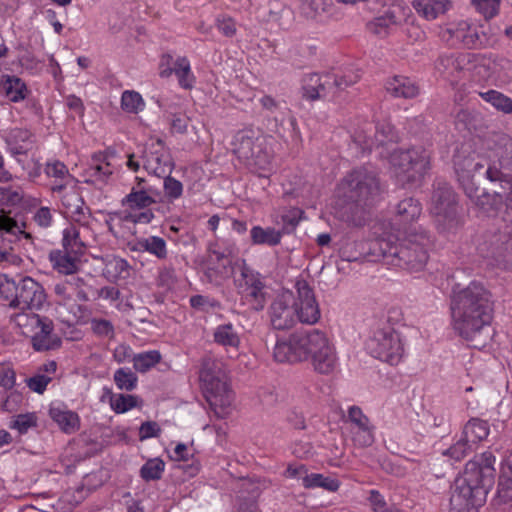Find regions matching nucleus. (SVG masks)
<instances>
[{
  "mask_svg": "<svg viewBox=\"0 0 512 512\" xmlns=\"http://www.w3.org/2000/svg\"><path fill=\"white\" fill-rule=\"evenodd\" d=\"M490 291L480 282L472 281L465 288L453 291L451 311L453 326L469 346L483 348L490 339L493 301Z\"/></svg>",
  "mask_w": 512,
  "mask_h": 512,
  "instance_id": "obj_1",
  "label": "nucleus"
},
{
  "mask_svg": "<svg viewBox=\"0 0 512 512\" xmlns=\"http://www.w3.org/2000/svg\"><path fill=\"white\" fill-rule=\"evenodd\" d=\"M432 244V238L425 230L410 231L401 239L388 234L371 242L370 253L387 264L409 272H420L429 260Z\"/></svg>",
  "mask_w": 512,
  "mask_h": 512,
  "instance_id": "obj_2",
  "label": "nucleus"
},
{
  "mask_svg": "<svg viewBox=\"0 0 512 512\" xmlns=\"http://www.w3.org/2000/svg\"><path fill=\"white\" fill-rule=\"evenodd\" d=\"M274 358L281 363L312 360L315 371L331 373L336 366V354L326 335L317 329L291 334L288 340L277 341Z\"/></svg>",
  "mask_w": 512,
  "mask_h": 512,
  "instance_id": "obj_3",
  "label": "nucleus"
},
{
  "mask_svg": "<svg viewBox=\"0 0 512 512\" xmlns=\"http://www.w3.org/2000/svg\"><path fill=\"white\" fill-rule=\"evenodd\" d=\"M495 461L493 453L487 451L466 463L464 474L456 479L450 498L453 510L469 512L485 503L495 482Z\"/></svg>",
  "mask_w": 512,
  "mask_h": 512,
  "instance_id": "obj_4",
  "label": "nucleus"
},
{
  "mask_svg": "<svg viewBox=\"0 0 512 512\" xmlns=\"http://www.w3.org/2000/svg\"><path fill=\"white\" fill-rule=\"evenodd\" d=\"M454 170L457 181L463 189L465 195L483 212L495 213L504 204L512 208V189L500 186L499 190L492 193L486 190H480L477 179L485 176L484 160L477 156H464L457 154L454 156Z\"/></svg>",
  "mask_w": 512,
  "mask_h": 512,
  "instance_id": "obj_5",
  "label": "nucleus"
},
{
  "mask_svg": "<svg viewBox=\"0 0 512 512\" xmlns=\"http://www.w3.org/2000/svg\"><path fill=\"white\" fill-rule=\"evenodd\" d=\"M337 193L351 213L347 220L360 225L364 209L373 205L381 193L380 179L374 170L359 167L341 180Z\"/></svg>",
  "mask_w": 512,
  "mask_h": 512,
  "instance_id": "obj_6",
  "label": "nucleus"
},
{
  "mask_svg": "<svg viewBox=\"0 0 512 512\" xmlns=\"http://www.w3.org/2000/svg\"><path fill=\"white\" fill-rule=\"evenodd\" d=\"M199 378L203 394L211 409L218 418H224L229 413L234 393L226 381L220 364L210 358L203 359Z\"/></svg>",
  "mask_w": 512,
  "mask_h": 512,
  "instance_id": "obj_7",
  "label": "nucleus"
},
{
  "mask_svg": "<svg viewBox=\"0 0 512 512\" xmlns=\"http://www.w3.org/2000/svg\"><path fill=\"white\" fill-rule=\"evenodd\" d=\"M389 162L402 185L419 184L431 168V152L422 146L398 149L390 154Z\"/></svg>",
  "mask_w": 512,
  "mask_h": 512,
  "instance_id": "obj_8",
  "label": "nucleus"
},
{
  "mask_svg": "<svg viewBox=\"0 0 512 512\" xmlns=\"http://www.w3.org/2000/svg\"><path fill=\"white\" fill-rule=\"evenodd\" d=\"M0 295L9 300V306L21 310H39L47 300L44 287L29 276L21 277L18 281L5 278L0 283Z\"/></svg>",
  "mask_w": 512,
  "mask_h": 512,
  "instance_id": "obj_9",
  "label": "nucleus"
},
{
  "mask_svg": "<svg viewBox=\"0 0 512 512\" xmlns=\"http://www.w3.org/2000/svg\"><path fill=\"white\" fill-rule=\"evenodd\" d=\"M430 210L440 232L454 231L462 224L457 194L445 181L434 183Z\"/></svg>",
  "mask_w": 512,
  "mask_h": 512,
  "instance_id": "obj_10",
  "label": "nucleus"
},
{
  "mask_svg": "<svg viewBox=\"0 0 512 512\" xmlns=\"http://www.w3.org/2000/svg\"><path fill=\"white\" fill-rule=\"evenodd\" d=\"M233 152L240 162L250 171L259 173L268 170L271 155L267 150L266 140L252 130H241L233 141Z\"/></svg>",
  "mask_w": 512,
  "mask_h": 512,
  "instance_id": "obj_11",
  "label": "nucleus"
},
{
  "mask_svg": "<svg viewBox=\"0 0 512 512\" xmlns=\"http://www.w3.org/2000/svg\"><path fill=\"white\" fill-rule=\"evenodd\" d=\"M366 349L376 359L397 365L403 355L399 334L392 328L378 329L366 343Z\"/></svg>",
  "mask_w": 512,
  "mask_h": 512,
  "instance_id": "obj_12",
  "label": "nucleus"
},
{
  "mask_svg": "<svg viewBox=\"0 0 512 512\" xmlns=\"http://www.w3.org/2000/svg\"><path fill=\"white\" fill-rule=\"evenodd\" d=\"M500 226L487 241V257L503 269H512V213L506 211Z\"/></svg>",
  "mask_w": 512,
  "mask_h": 512,
  "instance_id": "obj_13",
  "label": "nucleus"
},
{
  "mask_svg": "<svg viewBox=\"0 0 512 512\" xmlns=\"http://www.w3.org/2000/svg\"><path fill=\"white\" fill-rule=\"evenodd\" d=\"M447 41L463 44L468 49H482L493 44L492 37L484 25L460 21L443 31Z\"/></svg>",
  "mask_w": 512,
  "mask_h": 512,
  "instance_id": "obj_14",
  "label": "nucleus"
},
{
  "mask_svg": "<svg viewBox=\"0 0 512 512\" xmlns=\"http://www.w3.org/2000/svg\"><path fill=\"white\" fill-rule=\"evenodd\" d=\"M501 151L498 152V163L484 159L485 178L491 183H499L505 189H512V138L503 135L499 138Z\"/></svg>",
  "mask_w": 512,
  "mask_h": 512,
  "instance_id": "obj_15",
  "label": "nucleus"
},
{
  "mask_svg": "<svg viewBox=\"0 0 512 512\" xmlns=\"http://www.w3.org/2000/svg\"><path fill=\"white\" fill-rule=\"evenodd\" d=\"M142 159L145 170L157 177H163L174 168L173 159L161 139L146 144Z\"/></svg>",
  "mask_w": 512,
  "mask_h": 512,
  "instance_id": "obj_16",
  "label": "nucleus"
},
{
  "mask_svg": "<svg viewBox=\"0 0 512 512\" xmlns=\"http://www.w3.org/2000/svg\"><path fill=\"white\" fill-rule=\"evenodd\" d=\"M297 299H293L297 321L305 324H315L320 319L319 305L312 288L305 280L296 282Z\"/></svg>",
  "mask_w": 512,
  "mask_h": 512,
  "instance_id": "obj_17",
  "label": "nucleus"
},
{
  "mask_svg": "<svg viewBox=\"0 0 512 512\" xmlns=\"http://www.w3.org/2000/svg\"><path fill=\"white\" fill-rule=\"evenodd\" d=\"M269 317L275 330H288L296 324V310L291 292L282 293L274 299L269 307Z\"/></svg>",
  "mask_w": 512,
  "mask_h": 512,
  "instance_id": "obj_18",
  "label": "nucleus"
},
{
  "mask_svg": "<svg viewBox=\"0 0 512 512\" xmlns=\"http://www.w3.org/2000/svg\"><path fill=\"white\" fill-rule=\"evenodd\" d=\"M26 321L31 327L38 329L31 339L32 346L36 351L51 350L59 345L60 339L54 340L52 337L54 325L51 319L32 313L26 316Z\"/></svg>",
  "mask_w": 512,
  "mask_h": 512,
  "instance_id": "obj_19",
  "label": "nucleus"
},
{
  "mask_svg": "<svg viewBox=\"0 0 512 512\" xmlns=\"http://www.w3.org/2000/svg\"><path fill=\"white\" fill-rule=\"evenodd\" d=\"M468 63L469 55L463 53H449L438 57L435 68L445 78L454 82L460 78V74Z\"/></svg>",
  "mask_w": 512,
  "mask_h": 512,
  "instance_id": "obj_20",
  "label": "nucleus"
},
{
  "mask_svg": "<svg viewBox=\"0 0 512 512\" xmlns=\"http://www.w3.org/2000/svg\"><path fill=\"white\" fill-rule=\"evenodd\" d=\"M233 272L232 260L225 251L209 248L208 268L206 275L210 282L217 281V278H228Z\"/></svg>",
  "mask_w": 512,
  "mask_h": 512,
  "instance_id": "obj_21",
  "label": "nucleus"
},
{
  "mask_svg": "<svg viewBox=\"0 0 512 512\" xmlns=\"http://www.w3.org/2000/svg\"><path fill=\"white\" fill-rule=\"evenodd\" d=\"M495 501L498 505L512 506V451L501 463Z\"/></svg>",
  "mask_w": 512,
  "mask_h": 512,
  "instance_id": "obj_22",
  "label": "nucleus"
},
{
  "mask_svg": "<svg viewBox=\"0 0 512 512\" xmlns=\"http://www.w3.org/2000/svg\"><path fill=\"white\" fill-rule=\"evenodd\" d=\"M481 66L488 71L489 76L503 81L512 80V61L506 57L493 54L484 56Z\"/></svg>",
  "mask_w": 512,
  "mask_h": 512,
  "instance_id": "obj_23",
  "label": "nucleus"
},
{
  "mask_svg": "<svg viewBox=\"0 0 512 512\" xmlns=\"http://www.w3.org/2000/svg\"><path fill=\"white\" fill-rule=\"evenodd\" d=\"M154 189L152 187H132L121 201L122 206H127L131 210H144L156 203L153 197Z\"/></svg>",
  "mask_w": 512,
  "mask_h": 512,
  "instance_id": "obj_24",
  "label": "nucleus"
},
{
  "mask_svg": "<svg viewBox=\"0 0 512 512\" xmlns=\"http://www.w3.org/2000/svg\"><path fill=\"white\" fill-rule=\"evenodd\" d=\"M412 6L421 17L431 21L449 11L452 8V2L450 0H414Z\"/></svg>",
  "mask_w": 512,
  "mask_h": 512,
  "instance_id": "obj_25",
  "label": "nucleus"
},
{
  "mask_svg": "<svg viewBox=\"0 0 512 512\" xmlns=\"http://www.w3.org/2000/svg\"><path fill=\"white\" fill-rule=\"evenodd\" d=\"M386 91L393 97L411 99L418 95L419 87L405 76H394L385 84Z\"/></svg>",
  "mask_w": 512,
  "mask_h": 512,
  "instance_id": "obj_26",
  "label": "nucleus"
},
{
  "mask_svg": "<svg viewBox=\"0 0 512 512\" xmlns=\"http://www.w3.org/2000/svg\"><path fill=\"white\" fill-rule=\"evenodd\" d=\"M62 203L75 222L82 224L88 222L90 210L84 206V200L79 193H67L63 196Z\"/></svg>",
  "mask_w": 512,
  "mask_h": 512,
  "instance_id": "obj_27",
  "label": "nucleus"
},
{
  "mask_svg": "<svg viewBox=\"0 0 512 512\" xmlns=\"http://www.w3.org/2000/svg\"><path fill=\"white\" fill-rule=\"evenodd\" d=\"M332 81H329L328 74L320 76L316 73L309 74L304 78L303 84V97L314 101L317 99H321L323 97V87L325 84H330Z\"/></svg>",
  "mask_w": 512,
  "mask_h": 512,
  "instance_id": "obj_28",
  "label": "nucleus"
},
{
  "mask_svg": "<svg viewBox=\"0 0 512 512\" xmlns=\"http://www.w3.org/2000/svg\"><path fill=\"white\" fill-rule=\"evenodd\" d=\"M53 267L62 274H74L78 269L77 255L66 250L51 251L49 255Z\"/></svg>",
  "mask_w": 512,
  "mask_h": 512,
  "instance_id": "obj_29",
  "label": "nucleus"
},
{
  "mask_svg": "<svg viewBox=\"0 0 512 512\" xmlns=\"http://www.w3.org/2000/svg\"><path fill=\"white\" fill-rule=\"evenodd\" d=\"M282 235L283 232L274 227L254 226L250 231L251 241L254 245L276 246L280 244Z\"/></svg>",
  "mask_w": 512,
  "mask_h": 512,
  "instance_id": "obj_30",
  "label": "nucleus"
},
{
  "mask_svg": "<svg viewBox=\"0 0 512 512\" xmlns=\"http://www.w3.org/2000/svg\"><path fill=\"white\" fill-rule=\"evenodd\" d=\"M105 391L106 394L109 395V402L112 410L117 414L125 413L135 407H140L143 403L142 399L136 395H115L110 389H105Z\"/></svg>",
  "mask_w": 512,
  "mask_h": 512,
  "instance_id": "obj_31",
  "label": "nucleus"
},
{
  "mask_svg": "<svg viewBox=\"0 0 512 512\" xmlns=\"http://www.w3.org/2000/svg\"><path fill=\"white\" fill-rule=\"evenodd\" d=\"M488 435V423L484 420L475 418L468 421L462 431V436L466 439V442H469L472 446L486 439Z\"/></svg>",
  "mask_w": 512,
  "mask_h": 512,
  "instance_id": "obj_32",
  "label": "nucleus"
},
{
  "mask_svg": "<svg viewBox=\"0 0 512 512\" xmlns=\"http://www.w3.org/2000/svg\"><path fill=\"white\" fill-rule=\"evenodd\" d=\"M421 210V204L417 199L407 197L397 204L396 217L402 223H410L420 216Z\"/></svg>",
  "mask_w": 512,
  "mask_h": 512,
  "instance_id": "obj_33",
  "label": "nucleus"
},
{
  "mask_svg": "<svg viewBox=\"0 0 512 512\" xmlns=\"http://www.w3.org/2000/svg\"><path fill=\"white\" fill-rule=\"evenodd\" d=\"M174 74L181 88L191 90L195 84V76L191 71L190 62L186 57H179L174 62Z\"/></svg>",
  "mask_w": 512,
  "mask_h": 512,
  "instance_id": "obj_34",
  "label": "nucleus"
},
{
  "mask_svg": "<svg viewBox=\"0 0 512 512\" xmlns=\"http://www.w3.org/2000/svg\"><path fill=\"white\" fill-rule=\"evenodd\" d=\"M339 487L340 482L337 479L320 473H311L304 477V488L306 489L323 488L329 492H335Z\"/></svg>",
  "mask_w": 512,
  "mask_h": 512,
  "instance_id": "obj_35",
  "label": "nucleus"
},
{
  "mask_svg": "<svg viewBox=\"0 0 512 512\" xmlns=\"http://www.w3.org/2000/svg\"><path fill=\"white\" fill-rule=\"evenodd\" d=\"M214 341L225 347L237 348L240 338L231 323L219 325L214 331Z\"/></svg>",
  "mask_w": 512,
  "mask_h": 512,
  "instance_id": "obj_36",
  "label": "nucleus"
},
{
  "mask_svg": "<svg viewBox=\"0 0 512 512\" xmlns=\"http://www.w3.org/2000/svg\"><path fill=\"white\" fill-rule=\"evenodd\" d=\"M50 416L66 433H72L76 431L78 427V415L74 412L63 411L59 408H51Z\"/></svg>",
  "mask_w": 512,
  "mask_h": 512,
  "instance_id": "obj_37",
  "label": "nucleus"
},
{
  "mask_svg": "<svg viewBox=\"0 0 512 512\" xmlns=\"http://www.w3.org/2000/svg\"><path fill=\"white\" fill-rule=\"evenodd\" d=\"M479 96L495 109L505 114H512V99L497 90L479 92Z\"/></svg>",
  "mask_w": 512,
  "mask_h": 512,
  "instance_id": "obj_38",
  "label": "nucleus"
},
{
  "mask_svg": "<svg viewBox=\"0 0 512 512\" xmlns=\"http://www.w3.org/2000/svg\"><path fill=\"white\" fill-rule=\"evenodd\" d=\"M394 139V128L389 124H385L376 127L374 138L371 136H365L363 140H358V142L365 148L371 149L374 145V142H376L378 145H384L386 142H393Z\"/></svg>",
  "mask_w": 512,
  "mask_h": 512,
  "instance_id": "obj_39",
  "label": "nucleus"
},
{
  "mask_svg": "<svg viewBox=\"0 0 512 512\" xmlns=\"http://www.w3.org/2000/svg\"><path fill=\"white\" fill-rule=\"evenodd\" d=\"M397 23V19L392 12H386L384 15L375 18L367 24L369 31L379 37H386L389 29Z\"/></svg>",
  "mask_w": 512,
  "mask_h": 512,
  "instance_id": "obj_40",
  "label": "nucleus"
},
{
  "mask_svg": "<svg viewBox=\"0 0 512 512\" xmlns=\"http://www.w3.org/2000/svg\"><path fill=\"white\" fill-rule=\"evenodd\" d=\"M140 249L155 255L158 259H165L167 257V246L163 238L158 236H150L138 241Z\"/></svg>",
  "mask_w": 512,
  "mask_h": 512,
  "instance_id": "obj_41",
  "label": "nucleus"
},
{
  "mask_svg": "<svg viewBox=\"0 0 512 512\" xmlns=\"http://www.w3.org/2000/svg\"><path fill=\"white\" fill-rule=\"evenodd\" d=\"M264 284L254 286L253 288L241 292V300L244 304H247L253 311H260L265 306V293Z\"/></svg>",
  "mask_w": 512,
  "mask_h": 512,
  "instance_id": "obj_42",
  "label": "nucleus"
},
{
  "mask_svg": "<svg viewBox=\"0 0 512 512\" xmlns=\"http://www.w3.org/2000/svg\"><path fill=\"white\" fill-rule=\"evenodd\" d=\"M22 227H25V224L20 226L18 222L10 216V211L6 212L4 208L0 211V232L9 234L15 238L18 237L19 234L24 235L25 238H31L30 233H26Z\"/></svg>",
  "mask_w": 512,
  "mask_h": 512,
  "instance_id": "obj_43",
  "label": "nucleus"
},
{
  "mask_svg": "<svg viewBox=\"0 0 512 512\" xmlns=\"http://www.w3.org/2000/svg\"><path fill=\"white\" fill-rule=\"evenodd\" d=\"M161 360V354L157 350H151L136 354L133 357L134 369L139 372H146Z\"/></svg>",
  "mask_w": 512,
  "mask_h": 512,
  "instance_id": "obj_44",
  "label": "nucleus"
},
{
  "mask_svg": "<svg viewBox=\"0 0 512 512\" xmlns=\"http://www.w3.org/2000/svg\"><path fill=\"white\" fill-rule=\"evenodd\" d=\"M165 463L160 458H153L146 461L140 469V476L143 480L155 481L162 477L164 472Z\"/></svg>",
  "mask_w": 512,
  "mask_h": 512,
  "instance_id": "obj_45",
  "label": "nucleus"
},
{
  "mask_svg": "<svg viewBox=\"0 0 512 512\" xmlns=\"http://www.w3.org/2000/svg\"><path fill=\"white\" fill-rule=\"evenodd\" d=\"M62 245L64 250L78 255L82 253L84 244L79 238V231L77 228L70 226L63 231Z\"/></svg>",
  "mask_w": 512,
  "mask_h": 512,
  "instance_id": "obj_46",
  "label": "nucleus"
},
{
  "mask_svg": "<svg viewBox=\"0 0 512 512\" xmlns=\"http://www.w3.org/2000/svg\"><path fill=\"white\" fill-rule=\"evenodd\" d=\"M235 283L239 293L245 292L254 286L263 284L259 278V274L255 273L245 264L242 266L240 277L236 279Z\"/></svg>",
  "mask_w": 512,
  "mask_h": 512,
  "instance_id": "obj_47",
  "label": "nucleus"
},
{
  "mask_svg": "<svg viewBox=\"0 0 512 512\" xmlns=\"http://www.w3.org/2000/svg\"><path fill=\"white\" fill-rule=\"evenodd\" d=\"M114 382L118 389L132 391L137 386V375L130 369L119 368L114 373Z\"/></svg>",
  "mask_w": 512,
  "mask_h": 512,
  "instance_id": "obj_48",
  "label": "nucleus"
},
{
  "mask_svg": "<svg viewBox=\"0 0 512 512\" xmlns=\"http://www.w3.org/2000/svg\"><path fill=\"white\" fill-rule=\"evenodd\" d=\"M142 96L135 91H125L121 98V107L129 113H138L144 108Z\"/></svg>",
  "mask_w": 512,
  "mask_h": 512,
  "instance_id": "obj_49",
  "label": "nucleus"
},
{
  "mask_svg": "<svg viewBox=\"0 0 512 512\" xmlns=\"http://www.w3.org/2000/svg\"><path fill=\"white\" fill-rule=\"evenodd\" d=\"M7 88L6 96L12 102H18L25 98L24 92L26 91V85L21 81L20 78L15 76H7Z\"/></svg>",
  "mask_w": 512,
  "mask_h": 512,
  "instance_id": "obj_50",
  "label": "nucleus"
},
{
  "mask_svg": "<svg viewBox=\"0 0 512 512\" xmlns=\"http://www.w3.org/2000/svg\"><path fill=\"white\" fill-rule=\"evenodd\" d=\"M472 450L473 446L469 442H466V439L461 435L460 439L455 444L443 452V455L449 456L455 461H461L472 452Z\"/></svg>",
  "mask_w": 512,
  "mask_h": 512,
  "instance_id": "obj_51",
  "label": "nucleus"
},
{
  "mask_svg": "<svg viewBox=\"0 0 512 512\" xmlns=\"http://www.w3.org/2000/svg\"><path fill=\"white\" fill-rule=\"evenodd\" d=\"M37 426V416L35 413L19 414L14 417L10 423V428L17 430L20 434H25L27 431Z\"/></svg>",
  "mask_w": 512,
  "mask_h": 512,
  "instance_id": "obj_52",
  "label": "nucleus"
},
{
  "mask_svg": "<svg viewBox=\"0 0 512 512\" xmlns=\"http://www.w3.org/2000/svg\"><path fill=\"white\" fill-rule=\"evenodd\" d=\"M106 270L115 278L125 279L129 276L130 265L120 257H113L106 264Z\"/></svg>",
  "mask_w": 512,
  "mask_h": 512,
  "instance_id": "obj_53",
  "label": "nucleus"
},
{
  "mask_svg": "<svg viewBox=\"0 0 512 512\" xmlns=\"http://www.w3.org/2000/svg\"><path fill=\"white\" fill-rule=\"evenodd\" d=\"M24 197V193L19 188L0 187V205L15 206L18 205Z\"/></svg>",
  "mask_w": 512,
  "mask_h": 512,
  "instance_id": "obj_54",
  "label": "nucleus"
},
{
  "mask_svg": "<svg viewBox=\"0 0 512 512\" xmlns=\"http://www.w3.org/2000/svg\"><path fill=\"white\" fill-rule=\"evenodd\" d=\"M163 178V188L168 200L173 202L174 200L179 199L183 193V184L170 175L163 176Z\"/></svg>",
  "mask_w": 512,
  "mask_h": 512,
  "instance_id": "obj_55",
  "label": "nucleus"
},
{
  "mask_svg": "<svg viewBox=\"0 0 512 512\" xmlns=\"http://www.w3.org/2000/svg\"><path fill=\"white\" fill-rule=\"evenodd\" d=\"M472 3L485 19L493 18L499 12L500 0H472Z\"/></svg>",
  "mask_w": 512,
  "mask_h": 512,
  "instance_id": "obj_56",
  "label": "nucleus"
},
{
  "mask_svg": "<svg viewBox=\"0 0 512 512\" xmlns=\"http://www.w3.org/2000/svg\"><path fill=\"white\" fill-rule=\"evenodd\" d=\"M177 282L175 270L172 267H163L159 270L156 284L166 291L172 290Z\"/></svg>",
  "mask_w": 512,
  "mask_h": 512,
  "instance_id": "obj_57",
  "label": "nucleus"
},
{
  "mask_svg": "<svg viewBox=\"0 0 512 512\" xmlns=\"http://www.w3.org/2000/svg\"><path fill=\"white\" fill-rule=\"evenodd\" d=\"M285 5L279 0L269 1L268 4L261 9V14L265 21H279L284 11Z\"/></svg>",
  "mask_w": 512,
  "mask_h": 512,
  "instance_id": "obj_58",
  "label": "nucleus"
},
{
  "mask_svg": "<svg viewBox=\"0 0 512 512\" xmlns=\"http://www.w3.org/2000/svg\"><path fill=\"white\" fill-rule=\"evenodd\" d=\"M44 172L48 177H53L57 180H64L70 177L66 165L58 160L48 162L44 168Z\"/></svg>",
  "mask_w": 512,
  "mask_h": 512,
  "instance_id": "obj_59",
  "label": "nucleus"
},
{
  "mask_svg": "<svg viewBox=\"0 0 512 512\" xmlns=\"http://www.w3.org/2000/svg\"><path fill=\"white\" fill-rule=\"evenodd\" d=\"M16 384V373L7 364H0V386L6 390L12 389Z\"/></svg>",
  "mask_w": 512,
  "mask_h": 512,
  "instance_id": "obj_60",
  "label": "nucleus"
},
{
  "mask_svg": "<svg viewBox=\"0 0 512 512\" xmlns=\"http://www.w3.org/2000/svg\"><path fill=\"white\" fill-rule=\"evenodd\" d=\"M51 380L52 379L49 376L37 374L33 377L28 378L26 380V384L32 391L38 394H43Z\"/></svg>",
  "mask_w": 512,
  "mask_h": 512,
  "instance_id": "obj_61",
  "label": "nucleus"
},
{
  "mask_svg": "<svg viewBox=\"0 0 512 512\" xmlns=\"http://www.w3.org/2000/svg\"><path fill=\"white\" fill-rule=\"evenodd\" d=\"M87 173L96 180L104 181L112 174V169L109 163L96 162L89 167Z\"/></svg>",
  "mask_w": 512,
  "mask_h": 512,
  "instance_id": "obj_62",
  "label": "nucleus"
},
{
  "mask_svg": "<svg viewBox=\"0 0 512 512\" xmlns=\"http://www.w3.org/2000/svg\"><path fill=\"white\" fill-rule=\"evenodd\" d=\"M215 25L217 29L228 38H232L236 35L237 28L235 21L230 17H218Z\"/></svg>",
  "mask_w": 512,
  "mask_h": 512,
  "instance_id": "obj_63",
  "label": "nucleus"
},
{
  "mask_svg": "<svg viewBox=\"0 0 512 512\" xmlns=\"http://www.w3.org/2000/svg\"><path fill=\"white\" fill-rule=\"evenodd\" d=\"M93 332L102 337H112L114 334V327L112 323L105 319H93L91 321Z\"/></svg>",
  "mask_w": 512,
  "mask_h": 512,
  "instance_id": "obj_64",
  "label": "nucleus"
}]
</instances>
